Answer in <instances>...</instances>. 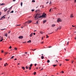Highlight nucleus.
<instances>
[{"label":"nucleus","instance_id":"1","mask_svg":"<svg viewBox=\"0 0 76 76\" xmlns=\"http://www.w3.org/2000/svg\"><path fill=\"white\" fill-rule=\"evenodd\" d=\"M46 16H47V14L45 13H44L42 15V18H46Z\"/></svg>","mask_w":76,"mask_h":76},{"label":"nucleus","instance_id":"2","mask_svg":"<svg viewBox=\"0 0 76 76\" xmlns=\"http://www.w3.org/2000/svg\"><path fill=\"white\" fill-rule=\"evenodd\" d=\"M38 18H39V15L38 14H36V15L35 16V18L37 19H38Z\"/></svg>","mask_w":76,"mask_h":76},{"label":"nucleus","instance_id":"3","mask_svg":"<svg viewBox=\"0 0 76 76\" xmlns=\"http://www.w3.org/2000/svg\"><path fill=\"white\" fill-rule=\"evenodd\" d=\"M62 20L60 18H58L57 20V22H61Z\"/></svg>","mask_w":76,"mask_h":76},{"label":"nucleus","instance_id":"4","mask_svg":"<svg viewBox=\"0 0 76 76\" xmlns=\"http://www.w3.org/2000/svg\"><path fill=\"white\" fill-rule=\"evenodd\" d=\"M32 22V21L31 20L28 21L27 22V23H31Z\"/></svg>","mask_w":76,"mask_h":76},{"label":"nucleus","instance_id":"5","mask_svg":"<svg viewBox=\"0 0 76 76\" xmlns=\"http://www.w3.org/2000/svg\"><path fill=\"white\" fill-rule=\"evenodd\" d=\"M19 38H20V39H22L23 38V36H20L19 37Z\"/></svg>","mask_w":76,"mask_h":76},{"label":"nucleus","instance_id":"6","mask_svg":"<svg viewBox=\"0 0 76 76\" xmlns=\"http://www.w3.org/2000/svg\"><path fill=\"white\" fill-rule=\"evenodd\" d=\"M5 19V17L4 16H3L1 18L0 20H2V19Z\"/></svg>","mask_w":76,"mask_h":76},{"label":"nucleus","instance_id":"7","mask_svg":"<svg viewBox=\"0 0 76 76\" xmlns=\"http://www.w3.org/2000/svg\"><path fill=\"white\" fill-rule=\"evenodd\" d=\"M61 27L60 26H59V28H57V30H58V29H59V30H60L61 29Z\"/></svg>","mask_w":76,"mask_h":76},{"label":"nucleus","instance_id":"8","mask_svg":"<svg viewBox=\"0 0 76 76\" xmlns=\"http://www.w3.org/2000/svg\"><path fill=\"white\" fill-rule=\"evenodd\" d=\"M33 35V33H32L30 35L29 37H31L32 36V35Z\"/></svg>","mask_w":76,"mask_h":76},{"label":"nucleus","instance_id":"9","mask_svg":"<svg viewBox=\"0 0 76 76\" xmlns=\"http://www.w3.org/2000/svg\"><path fill=\"white\" fill-rule=\"evenodd\" d=\"M4 35L5 37H7V34L6 33L5 34H4Z\"/></svg>","mask_w":76,"mask_h":76},{"label":"nucleus","instance_id":"10","mask_svg":"<svg viewBox=\"0 0 76 76\" xmlns=\"http://www.w3.org/2000/svg\"><path fill=\"white\" fill-rule=\"evenodd\" d=\"M46 22H47V21L46 20H43V23H45Z\"/></svg>","mask_w":76,"mask_h":76},{"label":"nucleus","instance_id":"11","mask_svg":"<svg viewBox=\"0 0 76 76\" xmlns=\"http://www.w3.org/2000/svg\"><path fill=\"white\" fill-rule=\"evenodd\" d=\"M73 14H71L70 16V18H73Z\"/></svg>","mask_w":76,"mask_h":76},{"label":"nucleus","instance_id":"12","mask_svg":"<svg viewBox=\"0 0 76 76\" xmlns=\"http://www.w3.org/2000/svg\"><path fill=\"white\" fill-rule=\"evenodd\" d=\"M4 12H6V11L7 10V9L5 8L4 9Z\"/></svg>","mask_w":76,"mask_h":76},{"label":"nucleus","instance_id":"13","mask_svg":"<svg viewBox=\"0 0 76 76\" xmlns=\"http://www.w3.org/2000/svg\"><path fill=\"white\" fill-rule=\"evenodd\" d=\"M41 58L42 59H44V56H41Z\"/></svg>","mask_w":76,"mask_h":76},{"label":"nucleus","instance_id":"14","mask_svg":"<svg viewBox=\"0 0 76 76\" xmlns=\"http://www.w3.org/2000/svg\"><path fill=\"white\" fill-rule=\"evenodd\" d=\"M40 33L41 34H44V32H43V31H40Z\"/></svg>","mask_w":76,"mask_h":76},{"label":"nucleus","instance_id":"15","mask_svg":"<svg viewBox=\"0 0 76 76\" xmlns=\"http://www.w3.org/2000/svg\"><path fill=\"white\" fill-rule=\"evenodd\" d=\"M0 4L1 5H2V6H3V5H5V4H4L3 3L2 4Z\"/></svg>","mask_w":76,"mask_h":76},{"label":"nucleus","instance_id":"16","mask_svg":"<svg viewBox=\"0 0 76 76\" xmlns=\"http://www.w3.org/2000/svg\"><path fill=\"white\" fill-rule=\"evenodd\" d=\"M56 26V25L55 24H53L52 25V27H54V26Z\"/></svg>","mask_w":76,"mask_h":76},{"label":"nucleus","instance_id":"17","mask_svg":"<svg viewBox=\"0 0 76 76\" xmlns=\"http://www.w3.org/2000/svg\"><path fill=\"white\" fill-rule=\"evenodd\" d=\"M23 4V3L22 2H21L20 5L21 7H22V5Z\"/></svg>","mask_w":76,"mask_h":76},{"label":"nucleus","instance_id":"18","mask_svg":"<svg viewBox=\"0 0 76 76\" xmlns=\"http://www.w3.org/2000/svg\"><path fill=\"white\" fill-rule=\"evenodd\" d=\"M49 38V36L48 35H46V38Z\"/></svg>","mask_w":76,"mask_h":76},{"label":"nucleus","instance_id":"19","mask_svg":"<svg viewBox=\"0 0 76 76\" xmlns=\"http://www.w3.org/2000/svg\"><path fill=\"white\" fill-rule=\"evenodd\" d=\"M32 2H33L34 3H35V1L34 0H33L32 1Z\"/></svg>","mask_w":76,"mask_h":76},{"label":"nucleus","instance_id":"20","mask_svg":"<svg viewBox=\"0 0 76 76\" xmlns=\"http://www.w3.org/2000/svg\"><path fill=\"white\" fill-rule=\"evenodd\" d=\"M14 58V56H12L10 58L11 59L12 58Z\"/></svg>","mask_w":76,"mask_h":76},{"label":"nucleus","instance_id":"21","mask_svg":"<svg viewBox=\"0 0 76 76\" xmlns=\"http://www.w3.org/2000/svg\"><path fill=\"white\" fill-rule=\"evenodd\" d=\"M22 69H23V70H25V67H22Z\"/></svg>","mask_w":76,"mask_h":76},{"label":"nucleus","instance_id":"22","mask_svg":"<svg viewBox=\"0 0 76 76\" xmlns=\"http://www.w3.org/2000/svg\"><path fill=\"white\" fill-rule=\"evenodd\" d=\"M32 66V64H31L30 65V67H31Z\"/></svg>","mask_w":76,"mask_h":76},{"label":"nucleus","instance_id":"23","mask_svg":"<svg viewBox=\"0 0 76 76\" xmlns=\"http://www.w3.org/2000/svg\"><path fill=\"white\" fill-rule=\"evenodd\" d=\"M31 67H29V70H31Z\"/></svg>","mask_w":76,"mask_h":76},{"label":"nucleus","instance_id":"24","mask_svg":"<svg viewBox=\"0 0 76 76\" xmlns=\"http://www.w3.org/2000/svg\"><path fill=\"white\" fill-rule=\"evenodd\" d=\"M47 63H50V60H48L47 61Z\"/></svg>","mask_w":76,"mask_h":76},{"label":"nucleus","instance_id":"25","mask_svg":"<svg viewBox=\"0 0 76 76\" xmlns=\"http://www.w3.org/2000/svg\"><path fill=\"white\" fill-rule=\"evenodd\" d=\"M26 69H28V66H26Z\"/></svg>","mask_w":76,"mask_h":76},{"label":"nucleus","instance_id":"26","mask_svg":"<svg viewBox=\"0 0 76 76\" xmlns=\"http://www.w3.org/2000/svg\"><path fill=\"white\" fill-rule=\"evenodd\" d=\"M65 60H66V61H69V59H65Z\"/></svg>","mask_w":76,"mask_h":76},{"label":"nucleus","instance_id":"27","mask_svg":"<svg viewBox=\"0 0 76 76\" xmlns=\"http://www.w3.org/2000/svg\"><path fill=\"white\" fill-rule=\"evenodd\" d=\"M10 12V10H9L7 12V13H8V14H9V12Z\"/></svg>","mask_w":76,"mask_h":76},{"label":"nucleus","instance_id":"28","mask_svg":"<svg viewBox=\"0 0 76 76\" xmlns=\"http://www.w3.org/2000/svg\"><path fill=\"white\" fill-rule=\"evenodd\" d=\"M42 18V16H40L39 17V18Z\"/></svg>","mask_w":76,"mask_h":76},{"label":"nucleus","instance_id":"29","mask_svg":"<svg viewBox=\"0 0 76 76\" xmlns=\"http://www.w3.org/2000/svg\"><path fill=\"white\" fill-rule=\"evenodd\" d=\"M34 75H36V72H34Z\"/></svg>","mask_w":76,"mask_h":76},{"label":"nucleus","instance_id":"30","mask_svg":"<svg viewBox=\"0 0 76 76\" xmlns=\"http://www.w3.org/2000/svg\"><path fill=\"white\" fill-rule=\"evenodd\" d=\"M60 73H64V71H62V72H61Z\"/></svg>","mask_w":76,"mask_h":76},{"label":"nucleus","instance_id":"31","mask_svg":"<svg viewBox=\"0 0 76 76\" xmlns=\"http://www.w3.org/2000/svg\"><path fill=\"white\" fill-rule=\"evenodd\" d=\"M3 39H2L1 40H0V42H1V41H3Z\"/></svg>","mask_w":76,"mask_h":76},{"label":"nucleus","instance_id":"32","mask_svg":"<svg viewBox=\"0 0 76 76\" xmlns=\"http://www.w3.org/2000/svg\"><path fill=\"white\" fill-rule=\"evenodd\" d=\"M56 66V65H53V67H55Z\"/></svg>","mask_w":76,"mask_h":76},{"label":"nucleus","instance_id":"33","mask_svg":"<svg viewBox=\"0 0 76 76\" xmlns=\"http://www.w3.org/2000/svg\"><path fill=\"white\" fill-rule=\"evenodd\" d=\"M39 11V10H36V12H38V11Z\"/></svg>","mask_w":76,"mask_h":76},{"label":"nucleus","instance_id":"34","mask_svg":"<svg viewBox=\"0 0 76 76\" xmlns=\"http://www.w3.org/2000/svg\"><path fill=\"white\" fill-rule=\"evenodd\" d=\"M32 10V12H34V10H35L32 9V10Z\"/></svg>","mask_w":76,"mask_h":76},{"label":"nucleus","instance_id":"35","mask_svg":"<svg viewBox=\"0 0 76 76\" xmlns=\"http://www.w3.org/2000/svg\"><path fill=\"white\" fill-rule=\"evenodd\" d=\"M10 13H13V11H12Z\"/></svg>","mask_w":76,"mask_h":76},{"label":"nucleus","instance_id":"36","mask_svg":"<svg viewBox=\"0 0 76 76\" xmlns=\"http://www.w3.org/2000/svg\"><path fill=\"white\" fill-rule=\"evenodd\" d=\"M37 64H35L34 65L35 66H37Z\"/></svg>","mask_w":76,"mask_h":76},{"label":"nucleus","instance_id":"37","mask_svg":"<svg viewBox=\"0 0 76 76\" xmlns=\"http://www.w3.org/2000/svg\"><path fill=\"white\" fill-rule=\"evenodd\" d=\"M51 9H50V10H49L50 12H51Z\"/></svg>","mask_w":76,"mask_h":76},{"label":"nucleus","instance_id":"38","mask_svg":"<svg viewBox=\"0 0 76 76\" xmlns=\"http://www.w3.org/2000/svg\"><path fill=\"white\" fill-rule=\"evenodd\" d=\"M11 48H12V46H10V48L11 49Z\"/></svg>","mask_w":76,"mask_h":76},{"label":"nucleus","instance_id":"39","mask_svg":"<svg viewBox=\"0 0 76 76\" xmlns=\"http://www.w3.org/2000/svg\"><path fill=\"white\" fill-rule=\"evenodd\" d=\"M29 42L30 43L31 42V40H29Z\"/></svg>","mask_w":76,"mask_h":76},{"label":"nucleus","instance_id":"40","mask_svg":"<svg viewBox=\"0 0 76 76\" xmlns=\"http://www.w3.org/2000/svg\"><path fill=\"white\" fill-rule=\"evenodd\" d=\"M31 50H33V51H35V50H36V49L34 50L32 49Z\"/></svg>","mask_w":76,"mask_h":76},{"label":"nucleus","instance_id":"41","mask_svg":"<svg viewBox=\"0 0 76 76\" xmlns=\"http://www.w3.org/2000/svg\"><path fill=\"white\" fill-rule=\"evenodd\" d=\"M5 64L7 66H8V64H7V63H6V64Z\"/></svg>","mask_w":76,"mask_h":76},{"label":"nucleus","instance_id":"42","mask_svg":"<svg viewBox=\"0 0 76 76\" xmlns=\"http://www.w3.org/2000/svg\"><path fill=\"white\" fill-rule=\"evenodd\" d=\"M4 29H6V28H4L3 29H1V30H4Z\"/></svg>","mask_w":76,"mask_h":76},{"label":"nucleus","instance_id":"43","mask_svg":"<svg viewBox=\"0 0 76 76\" xmlns=\"http://www.w3.org/2000/svg\"><path fill=\"white\" fill-rule=\"evenodd\" d=\"M4 66H6V64H4Z\"/></svg>","mask_w":76,"mask_h":76},{"label":"nucleus","instance_id":"44","mask_svg":"<svg viewBox=\"0 0 76 76\" xmlns=\"http://www.w3.org/2000/svg\"><path fill=\"white\" fill-rule=\"evenodd\" d=\"M36 23H37L36 24L38 23V21H37L36 22Z\"/></svg>","mask_w":76,"mask_h":76},{"label":"nucleus","instance_id":"45","mask_svg":"<svg viewBox=\"0 0 76 76\" xmlns=\"http://www.w3.org/2000/svg\"><path fill=\"white\" fill-rule=\"evenodd\" d=\"M12 6L10 8V9H12Z\"/></svg>","mask_w":76,"mask_h":76},{"label":"nucleus","instance_id":"46","mask_svg":"<svg viewBox=\"0 0 76 76\" xmlns=\"http://www.w3.org/2000/svg\"><path fill=\"white\" fill-rule=\"evenodd\" d=\"M5 54H8V53H5Z\"/></svg>","mask_w":76,"mask_h":76},{"label":"nucleus","instance_id":"47","mask_svg":"<svg viewBox=\"0 0 76 76\" xmlns=\"http://www.w3.org/2000/svg\"><path fill=\"white\" fill-rule=\"evenodd\" d=\"M51 47H52V46H49L48 47V48H51Z\"/></svg>","mask_w":76,"mask_h":76},{"label":"nucleus","instance_id":"48","mask_svg":"<svg viewBox=\"0 0 76 76\" xmlns=\"http://www.w3.org/2000/svg\"><path fill=\"white\" fill-rule=\"evenodd\" d=\"M33 34H34V35H35V33H33Z\"/></svg>","mask_w":76,"mask_h":76},{"label":"nucleus","instance_id":"49","mask_svg":"<svg viewBox=\"0 0 76 76\" xmlns=\"http://www.w3.org/2000/svg\"><path fill=\"white\" fill-rule=\"evenodd\" d=\"M10 32H11V31H10L9 32V34H10Z\"/></svg>","mask_w":76,"mask_h":76},{"label":"nucleus","instance_id":"50","mask_svg":"<svg viewBox=\"0 0 76 76\" xmlns=\"http://www.w3.org/2000/svg\"><path fill=\"white\" fill-rule=\"evenodd\" d=\"M15 50H17V48H15Z\"/></svg>","mask_w":76,"mask_h":76},{"label":"nucleus","instance_id":"51","mask_svg":"<svg viewBox=\"0 0 76 76\" xmlns=\"http://www.w3.org/2000/svg\"><path fill=\"white\" fill-rule=\"evenodd\" d=\"M48 3H49L48 1L47 2H46V4H48Z\"/></svg>","mask_w":76,"mask_h":76},{"label":"nucleus","instance_id":"52","mask_svg":"<svg viewBox=\"0 0 76 76\" xmlns=\"http://www.w3.org/2000/svg\"><path fill=\"white\" fill-rule=\"evenodd\" d=\"M69 42H67V45H68V44H69Z\"/></svg>","mask_w":76,"mask_h":76},{"label":"nucleus","instance_id":"53","mask_svg":"<svg viewBox=\"0 0 76 76\" xmlns=\"http://www.w3.org/2000/svg\"><path fill=\"white\" fill-rule=\"evenodd\" d=\"M72 27H75V26H73V25H72Z\"/></svg>","mask_w":76,"mask_h":76},{"label":"nucleus","instance_id":"54","mask_svg":"<svg viewBox=\"0 0 76 76\" xmlns=\"http://www.w3.org/2000/svg\"><path fill=\"white\" fill-rule=\"evenodd\" d=\"M16 1V0H13V1Z\"/></svg>","mask_w":76,"mask_h":76},{"label":"nucleus","instance_id":"55","mask_svg":"<svg viewBox=\"0 0 76 76\" xmlns=\"http://www.w3.org/2000/svg\"><path fill=\"white\" fill-rule=\"evenodd\" d=\"M55 10H56V9H57V8L56 7L55 8Z\"/></svg>","mask_w":76,"mask_h":76},{"label":"nucleus","instance_id":"56","mask_svg":"<svg viewBox=\"0 0 76 76\" xmlns=\"http://www.w3.org/2000/svg\"><path fill=\"white\" fill-rule=\"evenodd\" d=\"M17 60V58H15L14 59V60Z\"/></svg>","mask_w":76,"mask_h":76},{"label":"nucleus","instance_id":"57","mask_svg":"<svg viewBox=\"0 0 76 76\" xmlns=\"http://www.w3.org/2000/svg\"><path fill=\"white\" fill-rule=\"evenodd\" d=\"M42 8H43V7H44V5H42Z\"/></svg>","mask_w":76,"mask_h":76},{"label":"nucleus","instance_id":"58","mask_svg":"<svg viewBox=\"0 0 76 76\" xmlns=\"http://www.w3.org/2000/svg\"><path fill=\"white\" fill-rule=\"evenodd\" d=\"M1 15V12H0V15Z\"/></svg>","mask_w":76,"mask_h":76},{"label":"nucleus","instance_id":"59","mask_svg":"<svg viewBox=\"0 0 76 76\" xmlns=\"http://www.w3.org/2000/svg\"><path fill=\"white\" fill-rule=\"evenodd\" d=\"M25 54H27V52H25Z\"/></svg>","mask_w":76,"mask_h":76},{"label":"nucleus","instance_id":"60","mask_svg":"<svg viewBox=\"0 0 76 76\" xmlns=\"http://www.w3.org/2000/svg\"><path fill=\"white\" fill-rule=\"evenodd\" d=\"M0 60H2V58H0Z\"/></svg>","mask_w":76,"mask_h":76},{"label":"nucleus","instance_id":"61","mask_svg":"<svg viewBox=\"0 0 76 76\" xmlns=\"http://www.w3.org/2000/svg\"><path fill=\"white\" fill-rule=\"evenodd\" d=\"M53 34V33H50V34Z\"/></svg>","mask_w":76,"mask_h":76},{"label":"nucleus","instance_id":"62","mask_svg":"<svg viewBox=\"0 0 76 76\" xmlns=\"http://www.w3.org/2000/svg\"><path fill=\"white\" fill-rule=\"evenodd\" d=\"M75 2H76V0H75Z\"/></svg>","mask_w":76,"mask_h":76},{"label":"nucleus","instance_id":"63","mask_svg":"<svg viewBox=\"0 0 76 76\" xmlns=\"http://www.w3.org/2000/svg\"><path fill=\"white\" fill-rule=\"evenodd\" d=\"M72 63H73V61H72Z\"/></svg>","mask_w":76,"mask_h":76},{"label":"nucleus","instance_id":"64","mask_svg":"<svg viewBox=\"0 0 76 76\" xmlns=\"http://www.w3.org/2000/svg\"><path fill=\"white\" fill-rule=\"evenodd\" d=\"M1 52L2 53H3V51L2 50Z\"/></svg>","mask_w":76,"mask_h":76}]
</instances>
